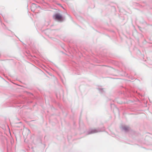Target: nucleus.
Returning a JSON list of instances; mask_svg holds the SVG:
<instances>
[{"label":"nucleus","mask_w":152,"mask_h":152,"mask_svg":"<svg viewBox=\"0 0 152 152\" xmlns=\"http://www.w3.org/2000/svg\"><path fill=\"white\" fill-rule=\"evenodd\" d=\"M54 19L59 21H61L63 20V17L62 16L58 13H57L53 16Z\"/></svg>","instance_id":"obj_1"},{"label":"nucleus","mask_w":152,"mask_h":152,"mask_svg":"<svg viewBox=\"0 0 152 152\" xmlns=\"http://www.w3.org/2000/svg\"><path fill=\"white\" fill-rule=\"evenodd\" d=\"M30 131L29 129H25L23 130L22 134L24 135H27L29 133Z\"/></svg>","instance_id":"obj_2"}]
</instances>
